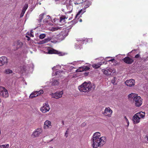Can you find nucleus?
I'll list each match as a JSON object with an SVG mask.
<instances>
[{"instance_id": "obj_1", "label": "nucleus", "mask_w": 148, "mask_h": 148, "mask_svg": "<svg viewBox=\"0 0 148 148\" xmlns=\"http://www.w3.org/2000/svg\"><path fill=\"white\" fill-rule=\"evenodd\" d=\"M100 134L99 132H95L93 134L92 138L91 140L93 148H97L99 146H102L106 143V137H100Z\"/></svg>"}, {"instance_id": "obj_2", "label": "nucleus", "mask_w": 148, "mask_h": 148, "mask_svg": "<svg viewBox=\"0 0 148 148\" xmlns=\"http://www.w3.org/2000/svg\"><path fill=\"white\" fill-rule=\"evenodd\" d=\"M95 85L92 84L91 82H85L78 86V88L80 92H88L95 89Z\"/></svg>"}, {"instance_id": "obj_3", "label": "nucleus", "mask_w": 148, "mask_h": 148, "mask_svg": "<svg viewBox=\"0 0 148 148\" xmlns=\"http://www.w3.org/2000/svg\"><path fill=\"white\" fill-rule=\"evenodd\" d=\"M128 98L130 100L133 99L134 102L136 106L139 107L142 103V99L139 96H138L137 94L132 93L128 95Z\"/></svg>"}, {"instance_id": "obj_4", "label": "nucleus", "mask_w": 148, "mask_h": 148, "mask_svg": "<svg viewBox=\"0 0 148 148\" xmlns=\"http://www.w3.org/2000/svg\"><path fill=\"white\" fill-rule=\"evenodd\" d=\"M145 114V112H140L135 114L132 118L134 123L135 124L139 123L140 121V118H143L144 117Z\"/></svg>"}, {"instance_id": "obj_5", "label": "nucleus", "mask_w": 148, "mask_h": 148, "mask_svg": "<svg viewBox=\"0 0 148 148\" xmlns=\"http://www.w3.org/2000/svg\"><path fill=\"white\" fill-rule=\"evenodd\" d=\"M69 30L68 29L63 30L59 34H56V39L59 41L63 40L67 36Z\"/></svg>"}, {"instance_id": "obj_6", "label": "nucleus", "mask_w": 148, "mask_h": 148, "mask_svg": "<svg viewBox=\"0 0 148 148\" xmlns=\"http://www.w3.org/2000/svg\"><path fill=\"white\" fill-rule=\"evenodd\" d=\"M8 90L4 87L0 86V96L6 98L8 97Z\"/></svg>"}, {"instance_id": "obj_7", "label": "nucleus", "mask_w": 148, "mask_h": 148, "mask_svg": "<svg viewBox=\"0 0 148 148\" xmlns=\"http://www.w3.org/2000/svg\"><path fill=\"white\" fill-rule=\"evenodd\" d=\"M102 71L103 74L107 76H109L111 75L112 73H114L116 72L115 70L114 69L109 68L107 69H103Z\"/></svg>"}, {"instance_id": "obj_8", "label": "nucleus", "mask_w": 148, "mask_h": 148, "mask_svg": "<svg viewBox=\"0 0 148 148\" xmlns=\"http://www.w3.org/2000/svg\"><path fill=\"white\" fill-rule=\"evenodd\" d=\"M63 94V91L62 90L57 91L55 93H51L50 95L52 98L57 99L61 97L62 96Z\"/></svg>"}, {"instance_id": "obj_9", "label": "nucleus", "mask_w": 148, "mask_h": 148, "mask_svg": "<svg viewBox=\"0 0 148 148\" xmlns=\"http://www.w3.org/2000/svg\"><path fill=\"white\" fill-rule=\"evenodd\" d=\"M49 106L47 103H45L40 109L41 111L43 113L47 112L49 111Z\"/></svg>"}, {"instance_id": "obj_10", "label": "nucleus", "mask_w": 148, "mask_h": 148, "mask_svg": "<svg viewBox=\"0 0 148 148\" xmlns=\"http://www.w3.org/2000/svg\"><path fill=\"white\" fill-rule=\"evenodd\" d=\"M112 112V110H111L109 107H108L106 108L103 114L105 116L110 117Z\"/></svg>"}, {"instance_id": "obj_11", "label": "nucleus", "mask_w": 148, "mask_h": 148, "mask_svg": "<svg viewBox=\"0 0 148 148\" xmlns=\"http://www.w3.org/2000/svg\"><path fill=\"white\" fill-rule=\"evenodd\" d=\"M42 130L40 128H37L33 132L32 136L33 137H38L42 133Z\"/></svg>"}, {"instance_id": "obj_12", "label": "nucleus", "mask_w": 148, "mask_h": 148, "mask_svg": "<svg viewBox=\"0 0 148 148\" xmlns=\"http://www.w3.org/2000/svg\"><path fill=\"white\" fill-rule=\"evenodd\" d=\"M135 80L132 79L127 80L125 82V84L126 86L130 87L133 86L135 85Z\"/></svg>"}, {"instance_id": "obj_13", "label": "nucleus", "mask_w": 148, "mask_h": 148, "mask_svg": "<svg viewBox=\"0 0 148 148\" xmlns=\"http://www.w3.org/2000/svg\"><path fill=\"white\" fill-rule=\"evenodd\" d=\"M8 63V60L5 56H2L0 57V66L7 64Z\"/></svg>"}, {"instance_id": "obj_14", "label": "nucleus", "mask_w": 148, "mask_h": 148, "mask_svg": "<svg viewBox=\"0 0 148 148\" xmlns=\"http://www.w3.org/2000/svg\"><path fill=\"white\" fill-rule=\"evenodd\" d=\"M124 62L127 64H131L134 62V60L129 57H126L123 59Z\"/></svg>"}, {"instance_id": "obj_15", "label": "nucleus", "mask_w": 148, "mask_h": 148, "mask_svg": "<svg viewBox=\"0 0 148 148\" xmlns=\"http://www.w3.org/2000/svg\"><path fill=\"white\" fill-rule=\"evenodd\" d=\"M48 53L49 54H57L60 56L63 55L62 53L58 51L54 50L53 49H51L50 50H49L48 51Z\"/></svg>"}, {"instance_id": "obj_16", "label": "nucleus", "mask_w": 148, "mask_h": 148, "mask_svg": "<svg viewBox=\"0 0 148 148\" xmlns=\"http://www.w3.org/2000/svg\"><path fill=\"white\" fill-rule=\"evenodd\" d=\"M51 126V122L47 120L44 123V128L45 129H47L49 128Z\"/></svg>"}, {"instance_id": "obj_17", "label": "nucleus", "mask_w": 148, "mask_h": 148, "mask_svg": "<svg viewBox=\"0 0 148 148\" xmlns=\"http://www.w3.org/2000/svg\"><path fill=\"white\" fill-rule=\"evenodd\" d=\"M17 49L22 47L23 45V43L20 40H18L16 41L15 43Z\"/></svg>"}, {"instance_id": "obj_18", "label": "nucleus", "mask_w": 148, "mask_h": 148, "mask_svg": "<svg viewBox=\"0 0 148 148\" xmlns=\"http://www.w3.org/2000/svg\"><path fill=\"white\" fill-rule=\"evenodd\" d=\"M50 36L49 37L51 39H56V34L55 33L49 32L48 33Z\"/></svg>"}, {"instance_id": "obj_19", "label": "nucleus", "mask_w": 148, "mask_h": 148, "mask_svg": "<svg viewBox=\"0 0 148 148\" xmlns=\"http://www.w3.org/2000/svg\"><path fill=\"white\" fill-rule=\"evenodd\" d=\"M102 64V62H99L97 64H92V66L93 68L96 69L99 68Z\"/></svg>"}, {"instance_id": "obj_20", "label": "nucleus", "mask_w": 148, "mask_h": 148, "mask_svg": "<svg viewBox=\"0 0 148 148\" xmlns=\"http://www.w3.org/2000/svg\"><path fill=\"white\" fill-rule=\"evenodd\" d=\"M28 7V5L27 4H25L24 5L23 10H22L21 15L22 16H23L25 13V12Z\"/></svg>"}, {"instance_id": "obj_21", "label": "nucleus", "mask_w": 148, "mask_h": 148, "mask_svg": "<svg viewBox=\"0 0 148 148\" xmlns=\"http://www.w3.org/2000/svg\"><path fill=\"white\" fill-rule=\"evenodd\" d=\"M52 85L53 86H56L58 85L59 84L58 80H56L55 79H53L51 81Z\"/></svg>"}, {"instance_id": "obj_22", "label": "nucleus", "mask_w": 148, "mask_h": 148, "mask_svg": "<svg viewBox=\"0 0 148 148\" xmlns=\"http://www.w3.org/2000/svg\"><path fill=\"white\" fill-rule=\"evenodd\" d=\"M45 15V14L43 13L40 14L39 16V18L38 19L39 23L40 24L42 22V20L44 16Z\"/></svg>"}, {"instance_id": "obj_23", "label": "nucleus", "mask_w": 148, "mask_h": 148, "mask_svg": "<svg viewBox=\"0 0 148 148\" xmlns=\"http://www.w3.org/2000/svg\"><path fill=\"white\" fill-rule=\"evenodd\" d=\"M86 12V10L85 9H83V10L81 9L80 10H79V12H78L77 14L76 15V18H77V16L80 14L81 15L82 14H83L84 12Z\"/></svg>"}, {"instance_id": "obj_24", "label": "nucleus", "mask_w": 148, "mask_h": 148, "mask_svg": "<svg viewBox=\"0 0 148 148\" xmlns=\"http://www.w3.org/2000/svg\"><path fill=\"white\" fill-rule=\"evenodd\" d=\"M51 40V39L49 37L48 38H45L44 40H42L41 42V43H45L48 42V41H50Z\"/></svg>"}, {"instance_id": "obj_25", "label": "nucleus", "mask_w": 148, "mask_h": 148, "mask_svg": "<svg viewBox=\"0 0 148 148\" xmlns=\"http://www.w3.org/2000/svg\"><path fill=\"white\" fill-rule=\"evenodd\" d=\"M83 69V67H79L78 69H77L76 70V72H82L84 71V70Z\"/></svg>"}, {"instance_id": "obj_26", "label": "nucleus", "mask_w": 148, "mask_h": 148, "mask_svg": "<svg viewBox=\"0 0 148 148\" xmlns=\"http://www.w3.org/2000/svg\"><path fill=\"white\" fill-rule=\"evenodd\" d=\"M5 73L6 74H9L12 73V71L11 70L8 69L5 70Z\"/></svg>"}, {"instance_id": "obj_27", "label": "nucleus", "mask_w": 148, "mask_h": 148, "mask_svg": "<svg viewBox=\"0 0 148 148\" xmlns=\"http://www.w3.org/2000/svg\"><path fill=\"white\" fill-rule=\"evenodd\" d=\"M63 73V71H57L55 73V75H60V74H61V73Z\"/></svg>"}, {"instance_id": "obj_28", "label": "nucleus", "mask_w": 148, "mask_h": 148, "mask_svg": "<svg viewBox=\"0 0 148 148\" xmlns=\"http://www.w3.org/2000/svg\"><path fill=\"white\" fill-rule=\"evenodd\" d=\"M9 144H7L5 145H3L0 146V148H8Z\"/></svg>"}, {"instance_id": "obj_29", "label": "nucleus", "mask_w": 148, "mask_h": 148, "mask_svg": "<svg viewBox=\"0 0 148 148\" xmlns=\"http://www.w3.org/2000/svg\"><path fill=\"white\" fill-rule=\"evenodd\" d=\"M116 79L114 77L112 79L111 82L114 85H115L116 84L115 83L116 81Z\"/></svg>"}, {"instance_id": "obj_30", "label": "nucleus", "mask_w": 148, "mask_h": 148, "mask_svg": "<svg viewBox=\"0 0 148 148\" xmlns=\"http://www.w3.org/2000/svg\"><path fill=\"white\" fill-rule=\"evenodd\" d=\"M66 7L67 9L69 11H71L72 10V6L70 5H67Z\"/></svg>"}, {"instance_id": "obj_31", "label": "nucleus", "mask_w": 148, "mask_h": 148, "mask_svg": "<svg viewBox=\"0 0 148 148\" xmlns=\"http://www.w3.org/2000/svg\"><path fill=\"white\" fill-rule=\"evenodd\" d=\"M46 36V35L45 34H41L39 36V38L40 39H43Z\"/></svg>"}, {"instance_id": "obj_32", "label": "nucleus", "mask_w": 148, "mask_h": 148, "mask_svg": "<svg viewBox=\"0 0 148 148\" xmlns=\"http://www.w3.org/2000/svg\"><path fill=\"white\" fill-rule=\"evenodd\" d=\"M91 2H89L88 4L85 5L84 6V9L86 10V8L89 7V6L91 5Z\"/></svg>"}, {"instance_id": "obj_33", "label": "nucleus", "mask_w": 148, "mask_h": 148, "mask_svg": "<svg viewBox=\"0 0 148 148\" xmlns=\"http://www.w3.org/2000/svg\"><path fill=\"white\" fill-rule=\"evenodd\" d=\"M38 96V94H37V95H34V94H33L32 93L29 96V98H33L35 97H36L37 96Z\"/></svg>"}, {"instance_id": "obj_34", "label": "nucleus", "mask_w": 148, "mask_h": 148, "mask_svg": "<svg viewBox=\"0 0 148 148\" xmlns=\"http://www.w3.org/2000/svg\"><path fill=\"white\" fill-rule=\"evenodd\" d=\"M83 69H84V71H87L89 70L90 69V68L89 67H88L87 66H83Z\"/></svg>"}, {"instance_id": "obj_35", "label": "nucleus", "mask_w": 148, "mask_h": 148, "mask_svg": "<svg viewBox=\"0 0 148 148\" xmlns=\"http://www.w3.org/2000/svg\"><path fill=\"white\" fill-rule=\"evenodd\" d=\"M60 28L58 27H53L52 29H51V30L52 31H55L57 30H58Z\"/></svg>"}, {"instance_id": "obj_36", "label": "nucleus", "mask_w": 148, "mask_h": 148, "mask_svg": "<svg viewBox=\"0 0 148 148\" xmlns=\"http://www.w3.org/2000/svg\"><path fill=\"white\" fill-rule=\"evenodd\" d=\"M38 93L37 94H38V96L40 95L41 94H42L43 93V91L42 90H40L39 91H38Z\"/></svg>"}, {"instance_id": "obj_37", "label": "nucleus", "mask_w": 148, "mask_h": 148, "mask_svg": "<svg viewBox=\"0 0 148 148\" xmlns=\"http://www.w3.org/2000/svg\"><path fill=\"white\" fill-rule=\"evenodd\" d=\"M124 117L126 120L127 123V125L128 126L129 124V122L128 119H127L126 116H125Z\"/></svg>"}, {"instance_id": "obj_38", "label": "nucleus", "mask_w": 148, "mask_h": 148, "mask_svg": "<svg viewBox=\"0 0 148 148\" xmlns=\"http://www.w3.org/2000/svg\"><path fill=\"white\" fill-rule=\"evenodd\" d=\"M49 20L47 19V18H46L43 21V23H48Z\"/></svg>"}, {"instance_id": "obj_39", "label": "nucleus", "mask_w": 148, "mask_h": 148, "mask_svg": "<svg viewBox=\"0 0 148 148\" xmlns=\"http://www.w3.org/2000/svg\"><path fill=\"white\" fill-rule=\"evenodd\" d=\"M27 33H28V35H29V36H31V37H34V35H33L32 34V32H30V33H28V32H27Z\"/></svg>"}, {"instance_id": "obj_40", "label": "nucleus", "mask_w": 148, "mask_h": 148, "mask_svg": "<svg viewBox=\"0 0 148 148\" xmlns=\"http://www.w3.org/2000/svg\"><path fill=\"white\" fill-rule=\"evenodd\" d=\"M32 93L33 94H34V95H37V94H38V91L34 92Z\"/></svg>"}, {"instance_id": "obj_41", "label": "nucleus", "mask_w": 148, "mask_h": 148, "mask_svg": "<svg viewBox=\"0 0 148 148\" xmlns=\"http://www.w3.org/2000/svg\"><path fill=\"white\" fill-rule=\"evenodd\" d=\"M140 56V55L139 54H138L135 56V58H138Z\"/></svg>"}, {"instance_id": "obj_42", "label": "nucleus", "mask_w": 148, "mask_h": 148, "mask_svg": "<svg viewBox=\"0 0 148 148\" xmlns=\"http://www.w3.org/2000/svg\"><path fill=\"white\" fill-rule=\"evenodd\" d=\"M68 129H67V130L66 131V132L65 133V136H66V137H67V135H66V134H68Z\"/></svg>"}, {"instance_id": "obj_43", "label": "nucleus", "mask_w": 148, "mask_h": 148, "mask_svg": "<svg viewBox=\"0 0 148 148\" xmlns=\"http://www.w3.org/2000/svg\"><path fill=\"white\" fill-rule=\"evenodd\" d=\"M79 42L78 43V44H79L80 43H82V44H83L84 43V41H83V40H79Z\"/></svg>"}, {"instance_id": "obj_44", "label": "nucleus", "mask_w": 148, "mask_h": 148, "mask_svg": "<svg viewBox=\"0 0 148 148\" xmlns=\"http://www.w3.org/2000/svg\"><path fill=\"white\" fill-rule=\"evenodd\" d=\"M114 60V58H112V59H111L110 60H108V62H110V61L113 62Z\"/></svg>"}, {"instance_id": "obj_45", "label": "nucleus", "mask_w": 148, "mask_h": 148, "mask_svg": "<svg viewBox=\"0 0 148 148\" xmlns=\"http://www.w3.org/2000/svg\"><path fill=\"white\" fill-rule=\"evenodd\" d=\"M46 18H47V19L49 20L50 18V16L49 15H48L47 16Z\"/></svg>"}, {"instance_id": "obj_46", "label": "nucleus", "mask_w": 148, "mask_h": 148, "mask_svg": "<svg viewBox=\"0 0 148 148\" xmlns=\"http://www.w3.org/2000/svg\"><path fill=\"white\" fill-rule=\"evenodd\" d=\"M26 38H27V40H29L30 39V38L27 36H26Z\"/></svg>"}, {"instance_id": "obj_47", "label": "nucleus", "mask_w": 148, "mask_h": 148, "mask_svg": "<svg viewBox=\"0 0 148 148\" xmlns=\"http://www.w3.org/2000/svg\"><path fill=\"white\" fill-rule=\"evenodd\" d=\"M77 45H75V48L76 49H79V47H78L77 46Z\"/></svg>"}, {"instance_id": "obj_48", "label": "nucleus", "mask_w": 148, "mask_h": 148, "mask_svg": "<svg viewBox=\"0 0 148 148\" xmlns=\"http://www.w3.org/2000/svg\"><path fill=\"white\" fill-rule=\"evenodd\" d=\"M56 66H54L52 68V70H54L56 68Z\"/></svg>"}, {"instance_id": "obj_49", "label": "nucleus", "mask_w": 148, "mask_h": 148, "mask_svg": "<svg viewBox=\"0 0 148 148\" xmlns=\"http://www.w3.org/2000/svg\"><path fill=\"white\" fill-rule=\"evenodd\" d=\"M147 138V140H148V136H146Z\"/></svg>"}, {"instance_id": "obj_50", "label": "nucleus", "mask_w": 148, "mask_h": 148, "mask_svg": "<svg viewBox=\"0 0 148 148\" xmlns=\"http://www.w3.org/2000/svg\"><path fill=\"white\" fill-rule=\"evenodd\" d=\"M48 148H53V147H49Z\"/></svg>"}, {"instance_id": "obj_51", "label": "nucleus", "mask_w": 148, "mask_h": 148, "mask_svg": "<svg viewBox=\"0 0 148 148\" xmlns=\"http://www.w3.org/2000/svg\"><path fill=\"white\" fill-rule=\"evenodd\" d=\"M82 20L81 19H80V20H79V21H80V22H82Z\"/></svg>"}, {"instance_id": "obj_52", "label": "nucleus", "mask_w": 148, "mask_h": 148, "mask_svg": "<svg viewBox=\"0 0 148 148\" xmlns=\"http://www.w3.org/2000/svg\"><path fill=\"white\" fill-rule=\"evenodd\" d=\"M62 124H63V125H64V121H62Z\"/></svg>"}, {"instance_id": "obj_53", "label": "nucleus", "mask_w": 148, "mask_h": 148, "mask_svg": "<svg viewBox=\"0 0 148 148\" xmlns=\"http://www.w3.org/2000/svg\"><path fill=\"white\" fill-rule=\"evenodd\" d=\"M1 102V99H0V103Z\"/></svg>"}, {"instance_id": "obj_54", "label": "nucleus", "mask_w": 148, "mask_h": 148, "mask_svg": "<svg viewBox=\"0 0 148 148\" xmlns=\"http://www.w3.org/2000/svg\"><path fill=\"white\" fill-rule=\"evenodd\" d=\"M75 4H78V3H75Z\"/></svg>"}, {"instance_id": "obj_55", "label": "nucleus", "mask_w": 148, "mask_h": 148, "mask_svg": "<svg viewBox=\"0 0 148 148\" xmlns=\"http://www.w3.org/2000/svg\"><path fill=\"white\" fill-rule=\"evenodd\" d=\"M110 58V57H107V58Z\"/></svg>"}]
</instances>
